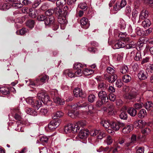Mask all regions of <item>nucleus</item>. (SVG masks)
I'll use <instances>...</instances> for the list:
<instances>
[{"label": "nucleus", "mask_w": 153, "mask_h": 153, "mask_svg": "<svg viewBox=\"0 0 153 153\" xmlns=\"http://www.w3.org/2000/svg\"><path fill=\"white\" fill-rule=\"evenodd\" d=\"M26 102L28 104L38 110L42 105V103L40 100L36 101L34 97H29L26 100Z\"/></svg>", "instance_id": "f257e3e1"}, {"label": "nucleus", "mask_w": 153, "mask_h": 153, "mask_svg": "<svg viewBox=\"0 0 153 153\" xmlns=\"http://www.w3.org/2000/svg\"><path fill=\"white\" fill-rule=\"evenodd\" d=\"M74 124H69L66 126L64 128V131L66 133H68L71 132L75 133L77 132V128Z\"/></svg>", "instance_id": "f03ea898"}, {"label": "nucleus", "mask_w": 153, "mask_h": 153, "mask_svg": "<svg viewBox=\"0 0 153 153\" xmlns=\"http://www.w3.org/2000/svg\"><path fill=\"white\" fill-rule=\"evenodd\" d=\"M7 2L3 5L0 6V9L1 10H6L9 9L12 7L11 3L16 2L17 0H5Z\"/></svg>", "instance_id": "7ed1b4c3"}, {"label": "nucleus", "mask_w": 153, "mask_h": 153, "mask_svg": "<svg viewBox=\"0 0 153 153\" xmlns=\"http://www.w3.org/2000/svg\"><path fill=\"white\" fill-rule=\"evenodd\" d=\"M37 97L39 99L44 103L47 102L49 101V97L45 91H42L38 93Z\"/></svg>", "instance_id": "20e7f679"}, {"label": "nucleus", "mask_w": 153, "mask_h": 153, "mask_svg": "<svg viewBox=\"0 0 153 153\" xmlns=\"http://www.w3.org/2000/svg\"><path fill=\"white\" fill-rule=\"evenodd\" d=\"M124 126V124L122 123L113 122L111 124L110 128L113 130L116 131L119 130L120 127H123Z\"/></svg>", "instance_id": "39448f33"}, {"label": "nucleus", "mask_w": 153, "mask_h": 153, "mask_svg": "<svg viewBox=\"0 0 153 153\" xmlns=\"http://www.w3.org/2000/svg\"><path fill=\"white\" fill-rule=\"evenodd\" d=\"M60 123V120H57V121H52L49 124V128L50 130H53L59 126Z\"/></svg>", "instance_id": "423d86ee"}, {"label": "nucleus", "mask_w": 153, "mask_h": 153, "mask_svg": "<svg viewBox=\"0 0 153 153\" xmlns=\"http://www.w3.org/2000/svg\"><path fill=\"white\" fill-rule=\"evenodd\" d=\"M80 23L81 27L85 29H88L90 25L88 19L85 17L82 18L80 20Z\"/></svg>", "instance_id": "0eeeda50"}, {"label": "nucleus", "mask_w": 153, "mask_h": 153, "mask_svg": "<svg viewBox=\"0 0 153 153\" xmlns=\"http://www.w3.org/2000/svg\"><path fill=\"white\" fill-rule=\"evenodd\" d=\"M104 78L110 83H112L114 82L117 79V76L115 74L112 76H110L107 74H104Z\"/></svg>", "instance_id": "6e6552de"}, {"label": "nucleus", "mask_w": 153, "mask_h": 153, "mask_svg": "<svg viewBox=\"0 0 153 153\" xmlns=\"http://www.w3.org/2000/svg\"><path fill=\"white\" fill-rule=\"evenodd\" d=\"M89 134V132L88 130H82V128L79 133L78 136L81 140L83 139L85 140L87 139Z\"/></svg>", "instance_id": "1a4fd4ad"}, {"label": "nucleus", "mask_w": 153, "mask_h": 153, "mask_svg": "<svg viewBox=\"0 0 153 153\" xmlns=\"http://www.w3.org/2000/svg\"><path fill=\"white\" fill-rule=\"evenodd\" d=\"M39 77L40 78L39 79L38 78H36L35 81L37 82L40 81L42 84L44 83L46 81H48L49 79L48 76L44 74L41 75Z\"/></svg>", "instance_id": "9d476101"}, {"label": "nucleus", "mask_w": 153, "mask_h": 153, "mask_svg": "<svg viewBox=\"0 0 153 153\" xmlns=\"http://www.w3.org/2000/svg\"><path fill=\"white\" fill-rule=\"evenodd\" d=\"M88 111H82V114L84 115H91L94 112V106L92 105H89L88 107Z\"/></svg>", "instance_id": "9b49d317"}, {"label": "nucleus", "mask_w": 153, "mask_h": 153, "mask_svg": "<svg viewBox=\"0 0 153 153\" xmlns=\"http://www.w3.org/2000/svg\"><path fill=\"white\" fill-rule=\"evenodd\" d=\"M55 22L54 18L53 16H47L45 21V23L46 25H51Z\"/></svg>", "instance_id": "f8f14e48"}, {"label": "nucleus", "mask_w": 153, "mask_h": 153, "mask_svg": "<svg viewBox=\"0 0 153 153\" xmlns=\"http://www.w3.org/2000/svg\"><path fill=\"white\" fill-rule=\"evenodd\" d=\"M98 96L99 98L102 101H106V99L108 100V97L105 91H101L98 93Z\"/></svg>", "instance_id": "ddd939ff"}, {"label": "nucleus", "mask_w": 153, "mask_h": 153, "mask_svg": "<svg viewBox=\"0 0 153 153\" xmlns=\"http://www.w3.org/2000/svg\"><path fill=\"white\" fill-rule=\"evenodd\" d=\"M146 123L144 120H140L135 121L134 123V126L138 128H141L146 125Z\"/></svg>", "instance_id": "4468645a"}, {"label": "nucleus", "mask_w": 153, "mask_h": 153, "mask_svg": "<svg viewBox=\"0 0 153 153\" xmlns=\"http://www.w3.org/2000/svg\"><path fill=\"white\" fill-rule=\"evenodd\" d=\"M133 127L132 125H128L123 128L122 132L124 134H127L130 133L133 129Z\"/></svg>", "instance_id": "2eb2a0df"}, {"label": "nucleus", "mask_w": 153, "mask_h": 153, "mask_svg": "<svg viewBox=\"0 0 153 153\" xmlns=\"http://www.w3.org/2000/svg\"><path fill=\"white\" fill-rule=\"evenodd\" d=\"M55 10L54 13H55L58 16H62L65 15L64 13H65L63 12V11L62 10V9L60 8V7L58 6L56 8H54V10Z\"/></svg>", "instance_id": "dca6fc26"}, {"label": "nucleus", "mask_w": 153, "mask_h": 153, "mask_svg": "<svg viewBox=\"0 0 153 153\" xmlns=\"http://www.w3.org/2000/svg\"><path fill=\"white\" fill-rule=\"evenodd\" d=\"M138 76L140 79L144 80L148 77V74L146 72L142 70L138 74Z\"/></svg>", "instance_id": "f3484780"}, {"label": "nucleus", "mask_w": 153, "mask_h": 153, "mask_svg": "<svg viewBox=\"0 0 153 153\" xmlns=\"http://www.w3.org/2000/svg\"><path fill=\"white\" fill-rule=\"evenodd\" d=\"M137 95V93L135 92L131 91L129 93L126 94L124 97L127 99H131L135 98Z\"/></svg>", "instance_id": "a211bd4d"}, {"label": "nucleus", "mask_w": 153, "mask_h": 153, "mask_svg": "<svg viewBox=\"0 0 153 153\" xmlns=\"http://www.w3.org/2000/svg\"><path fill=\"white\" fill-rule=\"evenodd\" d=\"M20 113L19 109L18 108H16L14 110L13 113L14 118L16 120H19L21 118Z\"/></svg>", "instance_id": "6ab92c4d"}, {"label": "nucleus", "mask_w": 153, "mask_h": 153, "mask_svg": "<svg viewBox=\"0 0 153 153\" xmlns=\"http://www.w3.org/2000/svg\"><path fill=\"white\" fill-rule=\"evenodd\" d=\"M74 96L78 97H82V91L79 88H76L74 90Z\"/></svg>", "instance_id": "aec40b11"}, {"label": "nucleus", "mask_w": 153, "mask_h": 153, "mask_svg": "<svg viewBox=\"0 0 153 153\" xmlns=\"http://www.w3.org/2000/svg\"><path fill=\"white\" fill-rule=\"evenodd\" d=\"M66 15H64L58 17V21L61 25H64L67 23V21L66 18Z\"/></svg>", "instance_id": "412c9836"}, {"label": "nucleus", "mask_w": 153, "mask_h": 153, "mask_svg": "<svg viewBox=\"0 0 153 153\" xmlns=\"http://www.w3.org/2000/svg\"><path fill=\"white\" fill-rule=\"evenodd\" d=\"M148 16V12L146 10H143L140 13L139 16V19L143 20L146 18Z\"/></svg>", "instance_id": "4be33fe9"}, {"label": "nucleus", "mask_w": 153, "mask_h": 153, "mask_svg": "<svg viewBox=\"0 0 153 153\" xmlns=\"http://www.w3.org/2000/svg\"><path fill=\"white\" fill-rule=\"evenodd\" d=\"M94 71L90 68H85L83 71V74L86 76L91 75L93 73Z\"/></svg>", "instance_id": "5701e85b"}, {"label": "nucleus", "mask_w": 153, "mask_h": 153, "mask_svg": "<svg viewBox=\"0 0 153 153\" xmlns=\"http://www.w3.org/2000/svg\"><path fill=\"white\" fill-rule=\"evenodd\" d=\"M63 113L61 111H58L52 114V118L53 119L60 118L63 115Z\"/></svg>", "instance_id": "b1692460"}, {"label": "nucleus", "mask_w": 153, "mask_h": 153, "mask_svg": "<svg viewBox=\"0 0 153 153\" xmlns=\"http://www.w3.org/2000/svg\"><path fill=\"white\" fill-rule=\"evenodd\" d=\"M127 112L129 114L133 117L135 116L137 113L136 110L132 107L128 108Z\"/></svg>", "instance_id": "393cba45"}, {"label": "nucleus", "mask_w": 153, "mask_h": 153, "mask_svg": "<svg viewBox=\"0 0 153 153\" xmlns=\"http://www.w3.org/2000/svg\"><path fill=\"white\" fill-rule=\"evenodd\" d=\"M26 111L27 114L33 116H36L37 115V112L34 110H32V109L30 108H26Z\"/></svg>", "instance_id": "a878e982"}, {"label": "nucleus", "mask_w": 153, "mask_h": 153, "mask_svg": "<svg viewBox=\"0 0 153 153\" xmlns=\"http://www.w3.org/2000/svg\"><path fill=\"white\" fill-rule=\"evenodd\" d=\"M126 45L125 43L120 41L116 43L114 46V49H119L124 47Z\"/></svg>", "instance_id": "bb28decb"}, {"label": "nucleus", "mask_w": 153, "mask_h": 153, "mask_svg": "<svg viewBox=\"0 0 153 153\" xmlns=\"http://www.w3.org/2000/svg\"><path fill=\"white\" fill-rule=\"evenodd\" d=\"M79 113L78 112L73 111L69 110L68 115L72 118H75L78 116Z\"/></svg>", "instance_id": "cd10ccee"}, {"label": "nucleus", "mask_w": 153, "mask_h": 153, "mask_svg": "<svg viewBox=\"0 0 153 153\" xmlns=\"http://www.w3.org/2000/svg\"><path fill=\"white\" fill-rule=\"evenodd\" d=\"M151 24V22L148 19H146L142 22V25L145 28L149 27Z\"/></svg>", "instance_id": "c85d7f7f"}, {"label": "nucleus", "mask_w": 153, "mask_h": 153, "mask_svg": "<svg viewBox=\"0 0 153 153\" xmlns=\"http://www.w3.org/2000/svg\"><path fill=\"white\" fill-rule=\"evenodd\" d=\"M147 115V113L145 110L142 109L138 114V116L140 118H143Z\"/></svg>", "instance_id": "c756f323"}, {"label": "nucleus", "mask_w": 153, "mask_h": 153, "mask_svg": "<svg viewBox=\"0 0 153 153\" xmlns=\"http://www.w3.org/2000/svg\"><path fill=\"white\" fill-rule=\"evenodd\" d=\"M78 108V105L76 104L69 105L68 106V109L73 111L77 112L76 110H77Z\"/></svg>", "instance_id": "7c9ffc66"}, {"label": "nucleus", "mask_w": 153, "mask_h": 153, "mask_svg": "<svg viewBox=\"0 0 153 153\" xmlns=\"http://www.w3.org/2000/svg\"><path fill=\"white\" fill-rule=\"evenodd\" d=\"M53 100L55 103L57 105H63L64 103V101L59 97H56L54 98L52 97Z\"/></svg>", "instance_id": "2f4dec72"}, {"label": "nucleus", "mask_w": 153, "mask_h": 153, "mask_svg": "<svg viewBox=\"0 0 153 153\" xmlns=\"http://www.w3.org/2000/svg\"><path fill=\"white\" fill-rule=\"evenodd\" d=\"M34 21L33 20H29L26 22V25L31 29L34 27Z\"/></svg>", "instance_id": "473e14b6"}, {"label": "nucleus", "mask_w": 153, "mask_h": 153, "mask_svg": "<svg viewBox=\"0 0 153 153\" xmlns=\"http://www.w3.org/2000/svg\"><path fill=\"white\" fill-rule=\"evenodd\" d=\"M0 92L4 95L9 94L10 93L9 89L7 88L4 87L0 88Z\"/></svg>", "instance_id": "72a5a7b5"}, {"label": "nucleus", "mask_w": 153, "mask_h": 153, "mask_svg": "<svg viewBox=\"0 0 153 153\" xmlns=\"http://www.w3.org/2000/svg\"><path fill=\"white\" fill-rule=\"evenodd\" d=\"M74 124H75L76 126L77 127H77L78 128L77 132L79 131L81 127L84 126L86 124L85 123L82 121H79L76 123Z\"/></svg>", "instance_id": "f704fd0d"}, {"label": "nucleus", "mask_w": 153, "mask_h": 153, "mask_svg": "<svg viewBox=\"0 0 153 153\" xmlns=\"http://www.w3.org/2000/svg\"><path fill=\"white\" fill-rule=\"evenodd\" d=\"M144 106L147 110H150L153 107V103L150 101H148L146 102Z\"/></svg>", "instance_id": "c9c22d12"}, {"label": "nucleus", "mask_w": 153, "mask_h": 153, "mask_svg": "<svg viewBox=\"0 0 153 153\" xmlns=\"http://www.w3.org/2000/svg\"><path fill=\"white\" fill-rule=\"evenodd\" d=\"M122 79L124 82L127 83L131 80V77L129 75L126 74L123 76Z\"/></svg>", "instance_id": "e433bc0d"}, {"label": "nucleus", "mask_w": 153, "mask_h": 153, "mask_svg": "<svg viewBox=\"0 0 153 153\" xmlns=\"http://www.w3.org/2000/svg\"><path fill=\"white\" fill-rule=\"evenodd\" d=\"M123 53H122L121 54L117 53H115L114 56V59L118 61H121L123 58V56L121 55H123Z\"/></svg>", "instance_id": "4c0bfd02"}, {"label": "nucleus", "mask_w": 153, "mask_h": 153, "mask_svg": "<svg viewBox=\"0 0 153 153\" xmlns=\"http://www.w3.org/2000/svg\"><path fill=\"white\" fill-rule=\"evenodd\" d=\"M108 85L104 84L103 82L100 83L98 86V89L104 90L107 88Z\"/></svg>", "instance_id": "58836bf2"}, {"label": "nucleus", "mask_w": 153, "mask_h": 153, "mask_svg": "<svg viewBox=\"0 0 153 153\" xmlns=\"http://www.w3.org/2000/svg\"><path fill=\"white\" fill-rule=\"evenodd\" d=\"M54 8H52V9H49L46 11L45 12V14L48 16H52V15L54 13Z\"/></svg>", "instance_id": "ea45409f"}, {"label": "nucleus", "mask_w": 153, "mask_h": 153, "mask_svg": "<svg viewBox=\"0 0 153 153\" xmlns=\"http://www.w3.org/2000/svg\"><path fill=\"white\" fill-rule=\"evenodd\" d=\"M151 131V130L149 128L146 127L141 130L142 133L145 135L149 134Z\"/></svg>", "instance_id": "a19ab883"}, {"label": "nucleus", "mask_w": 153, "mask_h": 153, "mask_svg": "<svg viewBox=\"0 0 153 153\" xmlns=\"http://www.w3.org/2000/svg\"><path fill=\"white\" fill-rule=\"evenodd\" d=\"M101 123L102 126L106 128L110 127L111 124L108 121L105 120L104 121H102Z\"/></svg>", "instance_id": "79ce46f5"}, {"label": "nucleus", "mask_w": 153, "mask_h": 153, "mask_svg": "<svg viewBox=\"0 0 153 153\" xmlns=\"http://www.w3.org/2000/svg\"><path fill=\"white\" fill-rule=\"evenodd\" d=\"M96 97L94 94H90L88 97V100L91 103L93 102L95 100Z\"/></svg>", "instance_id": "37998d69"}, {"label": "nucleus", "mask_w": 153, "mask_h": 153, "mask_svg": "<svg viewBox=\"0 0 153 153\" xmlns=\"http://www.w3.org/2000/svg\"><path fill=\"white\" fill-rule=\"evenodd\" d=\"M66 0H58L56 2L57 6L62 7L65 4Z\"/></svg>", "instance_id": "c03bdc74"}, {"label": "nucleus", "mask_w": 153, "mask_h": 153, "mask_svg": "<svg viewBox=\"0 0 153 153\" xmlns=\"http://www.w3.org/2000/svg\"><path fill=\"white\" fill-rule=\"evenodd\" d=\"M120 117L122 119L126 120L127 118V114L126 112H122L120 115Z\"/></svg>", "instance_id": "a18cd8bd"}, {"label": "nucleus", "mask_w": 153, "mask_h": 153, "mask_svg": "<svg viewBox=\"0 0 153 153\" xmlns=\"http://www.w3.org/2000/svg\"><path fill=\"white\" fill-rule=\"evenodd\" d=\"M131 9L129 6H127L125 10L126 14L128 16H129L131 15Z\"/></svg>", "instance_id": "49530a36"}, {"label": "nucleus", "mask_w": 153, "mask_h": 153, "mask_svg": "<svg viewBox=\"0 0 153 153\" xmlns=\"http://www.w3.org/2000/svg\"><path fill=\"white\" fill-rule=\"evenodd\" d=\"M27 32V30L25 28H22L19 31H17L16 33L18 35H23Z\"/></svg>", "instance_id": "de8ad7c7"}, {"label": "nucleus", "mask_w": 153, "mask_h": 153, "mask_svg": "<svg viewBox=\"0 0 153 153\" xmlns=\"http://www.w3.org/2000/svg\"><path fill=\"white\" fill-rule=\"evenodd\" d=\"M48 140V137L45 136H43L40 137V141L43 143H47Z\"/></svg>", "instance_id": "09e8293b"}, {"label": "nucleus", "mask_w": 153, "mask_h": 153, "mask_svg": "<svg viewBox=\"0 0 153 153\" xmlns=\"http://www.w3.org/2000/svg\"><path fill=\"white\" fill-rule=\"evenodd\" d=\"M119 25V27H120V28L121 30H124L126 27V25L125 22L123 20H120Z\"/></svg>", "instance_id": "8fccbe9b"}, {"label": "nucleus", "mask_w": 153, "mask_h": 153, "mask_svg": "<svg viewBox=\"0 0 153 153\" xmlns=\"http://www.w3.org/2000/svg\"><path fill=\"white\" fill-rule=\"evenodd\" d=\"M141 59L142 57L140 52L139 51L137 52L134 57V59L136 61H139Z\"/></svg>", "instance_id": "3c124183"}, {"label": "nucleus", "mask_w": 153, "mask_h": 153, "mask_svg": "<svg viewBox=\"0 0 153 153\" xmlns=\"http://www.w3.org/2000/svg\"><path fill=\"white\" fill-rule=\"evenodd\" d=\"M143 105L142 103H136L134 106V107L137 109H139L142 108Z\"/></svg>", "instance_id": "603ef678"}, {"label": "nucleus", "mask_w": 153, "mask_h": 153, "mask_svg": "<svg viewBox=\"0 0 153 153\" xmlns=\"http://www.w3.org/2000/svg\"><path fill=\"white\" fill-rule=\"evenodd\" d=\"M106 101H102V100H98L96 103V106L97 107H100L102 106L103 104L105 103Z\"/></svg>", "instance_id": "864d4df0"}, {"label": "nucleus", "mask_w": 153, "mask_h": 153, "mask_svg": "<svg viewBox=\"0 0 153 153\" xmlns=\"http://www.w3.org/2000/svg\"><path fill=\"white\" fill-rule=\"evenodd\" d=\"M29 82L30 83L29 84V85L33 87H37L39 85V84L38 83V82H37L35 80V82L31 80H30Z\"/></svg>", "instance_id": "5fc2aeb1"}, {"label": "nucleus", "mask_w": 153, "mask_h": 153, "mask_svg": "<svg viewBox=\"0 0 153 153\" xmlns=\"http://www.w3.org/2000/svg\"><path fill=\"white\" fill-rule=\"evenodd\" d=\"M112 142L113 140L112 137L110 136H108L105 140V142L107 144L110 145L112 143Z\"/></svg>", "instance_id": "6e6d98bb"}, {"label": "nucleus", "mask_w": 153, "mask_h": 153, "mask_svg": "<svg viewBox=\"0 0 153 153\" xmlns=\"http://www.w3.org/2000/svg\"><path fill=\"white\" fill-rule=\"evenodd\" d=\"M31 10H32V9L29 10V12H30V16H31L32 18H35L36 17V15L35 13V10H32V11H31Z\"/></svg>", "instance_id": "4d7b16f0"}, {"label": "nucleus", "mask_w": 153, "mask_h": 153, "mask_svg": "<svg viewBox=\"0 0 153 153\" xmlns=\"http://www.w3.org/2000/svg\"><path fill=\"white\" fill-rule=\"evenodd\" d=\"M116 86L120 88L123 85V82L120 79H117L115 83Z\"/></svg>", "instance_id": "13d9d810"}, {"label": "nucleus", "mask_w": 153, "mask_h": 153, "mask_svg": "<svg viewBox=\"0 0 153 153\" xmlns=\"http://www.w3.org/2000/svg\"><path fill=\"white\" fill-rule=\"evenodd\" d=\"M109 98L111 101L114 102L115 100L116 96L113 94H110L109 95Z\"/></svg>", "instance_id": "bf43d9fd"}, {"label": "nucleus", "mask_w": 153, "mask_h": 153, "mask_svg": "<svg viewBox=\"0 0 153 153\" xmlns=\"http://www.w3.org/2000/svg\"><path fill=\"white\" fill-rule=\"evenodd\" d=\"M132 42L130 43L129 44L126 45V48L127 49H130L131 48H134L136 47L135 44L134 42L132 43Z\"/></svg>", "instance_id": "052dcab7"}, {"label": "nucleus", "mask_w": 153, "mask_h": 153, "mask_svg": "<svg viewBox=\"0 0 153 153\" xmlns=\"http://www.w3.org/2000/svg\"><path fill=\"white\" fill-rule=\"evenodd\" d=\"M99 132V131L98 130H92L90 131V134L91 136H94L97 135Z\"/></svg>", "instance_id": "680f3d73"}, {"label": "nucleus", "mask_w": 153, "mask_h": 153, "mask_svg": "<svg viewBox=\"0 0 153 153\" xmlns=\"http://www.w3.org/2000/svg\"><path fill=\"white\" fill-rule=\"evenodd\" d=\"M137 13L138 12L136 10H133L132 14V19L133 20H135L137 16Z\"/></svg>", "instance_id": "e2e57ef3"}, {"label": "nucleus", "mask_w": 153, "mask_h": 153, "mask_svg": "<svg viewBox=\"0 0 153 153\" xmlns=\"http://www.w3.org/2000/svg\"><path fill=\"white\" fill-rule=\"evenodd\" d=\"M46 17L44 15H40L37 17V19L39 21H45Z\"/></svg>", "instance_id": "0e129e2a"}, {"label": "nucleus", "mask_w": 153, "mask_h": 153, "mask_svg": "<svg viewBox=\"0 0 153 153\" xmlns=\"http://www.w3.org/2000/svg\"><path fill=\"white\" fill-rule=\"evenodd\" d=\"M41 2V0H36L34 2V4L33 5V8H36L40 4Z\"/></svg>", "instance_id": "69168bd1"}, {"label": "nucleus", "mask_w": 153, "mask_h": 153, "mask_svg": "<svg viewBox=\"0 0 153 153\" xmlns=\"http://www.w3.org/2000/svg\"><path fill=\"white\" fill-rule=\"evenodd\" d=\"M128 71V68H121L120 69V72L123 74L127 73Z\"/></svg>", "instance_id": "338daca9"}, {"label": "nucleus", "mask_w": 153, "mask_h": 153, "mask_svg": "<svg viewBox=\"0 0 153 153\" xmlns=\"http://www.w3.org/2000/svg\"><path fill=\"white\" fill-rule=\"evenodd\" d=\"M107 72L111 74L114 73L115 70L113 68H107L106 69Z\"/></svg>", "instance_id": "774afa93"}]
</instances>
